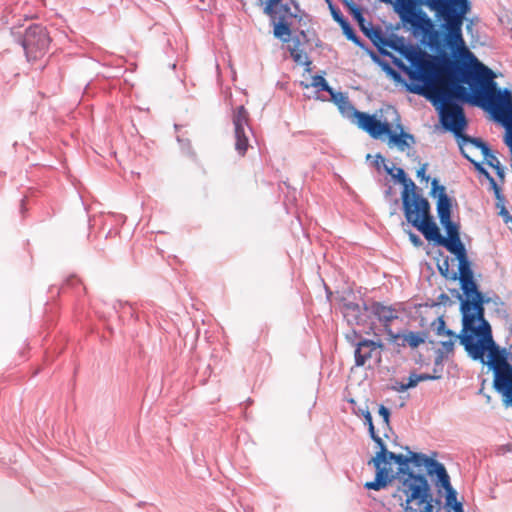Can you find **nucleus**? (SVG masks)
Segmentation results:
<instances>
[{"label": "nucleus", "mask_w": 512, "mask_h": 512, "mask_svg": "<svg viewBox=\"0 0 512 512\" xmlns=\"http://www.w3.org/2000/svg\"><path fill=\"white\" fill-rule=\"evenodd\" d=\"M467 52L473 57L470 67L453 63L444 65L436 57L423 51H414L406 56L412 67L407 72L412 82L408 90L426 97L437 106L442 125L453 132L459 146L460 143H468L464 138L472 137L463 133L467 125L465 114L463 108L453 100L473 103L481 100L482 105L487 104L494 113L485 96L487 80L476 76L479 65L483 64L472 53Z\"/></svg>", "instance_id": "1"}, {"label": "nucleus", "mask_w": 512, "mask_h": 512, "mask_svg": "<svg viewBox=\"0 0 512 512\" xmlns=\"http://www.w3.org/2000/svg\"><path fill=\"white\" fill-rule=\"evenodd\" d=\"M426 6L434 12L435 17L442 21V28L446 31V41L451 47H464L462 26L466 15L471 10L469 0H394V9L402 23L413 31L428 37L431 41L438 37L434 23L428 15L421 10Z\"/></svg>", "instance_id": "2"}, {"label": "nucleus", "mask_w": 512, "mask_h": 512, "mask_svg": "<svg viewBox=\"0 0 512 512\" xmlns=\"http://www.w3.org/2000/svg\"><path fill=\"white\" fill-rule=\"evenodd\" d=\"M460 343L467 353L482 363H487L494 371V388L504 397L512 391V366L506 355L495 344L491 326L482 319L462 322Z\"/></svg>", "instance_id": "3"}, {"label": "nucleus", "mask_w": 512, "mask_h": 512, "mask_svg": "<svg viewBox=\"0 0 512 512\" xmlns=\"http://www.w3.org/2000/svg\"><path fill=\"white\" fill-rule=\"evenodd\" d=\"M353 120L360 129L367 132L373 139H383V136H387L388 146L396 147L399 151H405L416 142L414 135L404 130L399 115L396 118L395 131H392L390 123L382 122L375 115L366 112L354 110Z\"/></svg>", "instance_id": "4"}, {"label": "nucleus", "mask_w": 512, "mask_h": 512, "mask_svg": "<svg viewBox=\"0 0 512 512\" xmlns=\"http://www.w3.org/2000/svg\"><path fill=\"white\" fill-rule=\"evenodd\" d=\"M398 493L405 512H433L434 499L425 476L408 472L400 481Z\"/></svg>", "instance_id": "5"}, {"label": "nucleus", "mask_w": 512, "mask_h": 512, "mask_svg": "<svg viewBox=\"0 0 512 512\" xmlns=\"http://www.w3.org/2000/svg\"><path fill=\"white\" fill-rule=\"evenodd\" d=\"M403 210L406 220L416 227L428 241L440 243L443 236L430 215V204L427 199L413 192L410 196L407 191L402 197Z\"/></svg>", "instance_id": "6"}, {"label": "nucleus", "mask_w": 512, "mask_h": 512, "mask_svg": "<svg viewBox=\"0 0 512 512\" xmlns=\"http://www.w3.org/2000/svg\"><path fill=\"white\" fill-rule=\"evenodd\" d=\"M459 282L465 296L460 303L462 322L468 321L469 323L472 319H482L485 313L484 304L488 300L478 289L467 258L459 260Z\"/></svg>", "instance_id": "7"}, {"label": "nucleus", "mask_w": 512, "mask_h": 512, "mask_svg": "<svg viewBox=\"0 0 512 512\" xmlns=\"http://www.w3.org/2000/svg\"><path fill=\"white\" fill-rule=\"evenodd\" d=\"M376 444L379 446L380 451L377 452L376 456L370 461L376 469V476L373 481L366 482L364 484V488L379 491L386 488L391 483L393 479L392 470L387 468L386 464L390 460L395 461L398 454L387 451L381 438L380 443Z\"/></svg>", "instance_id": "8"}, {"label": "nucleus", "mask_w": 512, "mask_h": 512, "mask_svg": "<svg viewBox=\"0 0 512 512\" xmlns=\"http://www.w3.org/2000/svg\"><path fill=\"white\" fill-rule=\"evenodd\" d=\"M51 39L45 27L32 25L25 31L22 40L26 57L29 61L41 59L48 51Z\"/></svg>", "instance_id": "9"}, {"label": "nucleus", "mask_w": 512, "mask_h": 512, "mask_svg": "<svg viewBox=\"0 0 512 512\" xmlns=\"http://www.w3.org/2000/svg\"><path fill=\"white\" fill-rule=\"evenodd\" d=\"M365 310L383 324L386 332L387 329H391L390 324L399 318V311L394 306L384 305L380 302H372L365 307Z\"/></svg>", "instance_id": "10"}, {"label": "nucleus", "mask_w": 512, "mask_h": 512, "mask_svg": "<svg viewBox=\"0 0 512 512\" xmlns=\"http://www.w3.org/2000/svg\"><path fill=\"white\" fill-rule=\"evenodd\" d=\"M387 335L389 341L398 347H410L415 349L423 344L426 340V333L424 332H413L403 331L400 333H394L392 329H387Z\"/></svg>", "instance_id": "11"}, {"label": "nucleus", "mask_w": 512, "mask_h": 512, "mask_svg": "<svg viewBox=\"0 0 512 512\" xmlns=\"http://www.w3.org/2000/svg\"><path fill=\"white\" fill-rule=\"evenodd\" d=\"M365 307L368 305H360L346 297L341 299V312L350 325H360L364 322V313L367 312Z\"/></svg>", "instance_id": "12"}, {"label": "nucleus", "mask_w": 512, "mask_h": 512, "mask_svg": "<svg viewBox=\"0 0 512 512\" xmlns=\"http://www.w3.org/2000/svg\"><path fill=\"white\" fill-rule=\"evenodd\" d=\"M383 349V344L381 341H373L364 339L357 344L355 350V363L357 366H363L365 363L370 360L374 353H377L380 356L379 350Z\"/></svg>", "instance_id": "13"}, {"label": "nucleus", "mask_w": 512, "mask_h": 512, "mask_svg": "<svg viewBox=\"0 0 512 512\" xmlns=\"http://www.w3.org/2000/svg\"><path fill=\"white\" fill-rule=\"evenodd\" d=\"M468 143H460V151L468 153L470 150H480L482 156L485 158L487 164L493 169L500 165L498 158L491 152L488 145L480 138H464Z\"/></svg>", "instance_id": "14"}, {"label": "nucleus", "mask_w": 512, "mask_h": 512, "mask_svg": "<svg viewBox=\"0 0 512 512\" xmlns=\"http://www.w3.org/2000/svg\"><path fill=\"white\" fill-rule=\"evenodd\" d=\"M439 474L441 475V482L436 483V487L439 492H441V489L445 491L446 506L451 507L454 512H464L462 503L457 501V493L451 486L448 473L441 470Z\"/></svg>", "instance_id": "15"}, {"label": "nucleus", "mask_w": 512, "mask_h": 512, "mask_svg": "<svg viewBox=\"0 0 512 512\" xmlns=\"http://www.w3.org/2000/svg\"><path fill=\"white\" fill-rule=\"evenodd\" d=\"M432 186V192H438L437 213L440 223H448V220H451V200L446 194L445 187L438 185L437 179L432 181Z\"/></svg>", "instance_id": "16"}, {"label": "nucleus", "mask_w": 512, "mask_h": 512, "mask_svg": "<svg viewBox=\"0 0 512 512\" xmlns=\"http://www.w3.org/2000/svg\"><path fill=\"white\" fill-rule=\"evenodd\" d=\"M410 461H413L416 466L425 465L428 468V474L430 476H436L435 484L441 482V475L439 472L441 470L447 472L442 463H439L438 461L431 459L423 454L411 452Z\"/></svg>", "instance_id": "17"}, {"label": "nucleus", "mask_w": 512, "mask_h": 512, "mask_svg": "<svg viewBox=\"0 0 512 512\" xmlns=\"http://www.w3.org/2000/svg\"><path fill=\"white\" fill-rule=\"evenodd\" d=\"M303 86L305 88H308L311 86V87L317 88L320 91H326V92L330 93V95L333 97V99L336 102L338 101L337 97H339V100L342 101L343 103H345V104L349 103L347 97H345L342 93H338V94L334 93L333 89L328 85L327 81L325 80V78L323 76L315 75L312 77L311 84H305Z\"/></svg>", "instance_id": "18"}, {"label": "nucleus", "mask_w": 512, "mask_h": 512, "mask_svg": "<svg viewBox=\"0 0 512 512\" xmlns=\"http://www.w3.org/2000/svg\"><path fill=\"white\" fill-rule=\"evenodd\" d=\"M439 245L444 246L449 252L454 254L458 261L467 258L466 249L459 238L446 239L443 237Z\"/></svg>", "instance_id": "19"}, {"label": "nucleus", "mask_w": 512, "mask_h": 512, "mask_svg": "<svg viewBox=\"0 0 512 512\" xmlns=\"http://www.w3.org/2000/svg\"><path fill=\"white\" fill-rule=\"evenodd\" d=\"M387 172L392 175L394 178L398 179L399 182H401L404 185V189L402 191V194L407 191L409 195L411 196L413 192H416V186L414 182L411 179H408L406 176L405 171L402 168H395V173L393 172V169L387 168Z\"/></svg>", "instance_id": "20"}, {"label": "nucleus", "mask_w": 512, "mask_h": 512, "mask_svg": "<svg viewBox=\"0 0 512 512\" xmlns=\"http://www.w3.org/2000/svg\"><path fill=\"white\" fill-rule=\"evenodd\" d=\"M247 129H235V149L237 152L244 156L249 147V140L247 136Z\"/></svg>", "instance_id": "21"}, {"label": "nucleus", "mask_w": 512, "mask_h": 512, "mask_svg": "<svg viewBox=\"0 0 512 512\" xmlns=\"http://www.w3.org/2000/svg\"><path fill=\"white\" fill-rule=\"evenodd\" d=\"M249 114L244 106H239L233 115V124L235 129L249 130Z\"/></svg>", "instance_id": "22"}, {"label": "nucleus", "mask_w": 512, "mask_h": 512, "mask_svg": "<svg viewBox=\"0 0 512 512\" xmlns=\"http://www.w3.org/2000/svg\"><path fill=\"white\" fill-rule=\"evenodd\" d=\"M365 35L377 47H382V46L387 45V39L385 38V36L380 28H375L373 26H370L368 30H365Z\"/></svg>", "instance_id": "23"}, {"label": "nucleus", "mask_w": 512, "mask_h": 512, "mask_svg": "<svg viewBox=\"0 0 512 512\" xmlns=\"http://www.w3.org/2000/svg\"><path fill=\"white\" fill-rule=\"evenodd\" d=\"M445 333L449 336V339L448 340H445V341H442L440 343V353L441 354H449L453 351L454 349V344H455V340L456 338H459L460 339V336H456L454 333H452L450 330H447L445 331Z\"/></svg>", "instance_id": "24"}, {"label": "nucleus", "mask_w": 512, "mask_h": 512, "mask_svg": "<svg viewBox=\"0 0 512 512\" xmlns=\"http://www.w3.org/2000/svg\"><path fill=\"white\" fill-rule=\"evenodd\" d=\"M427 379H431V376L426 375V374H422V375L412 374L409 376L407 383H401L400 390L406 391L410 388L415 387L420 381H424Z\"/></svg>", "instance_id": "25"}, {"label": "nucleus", "mask_w": 512, "mask_h": 512, "mask_svg": "<svg viewBox=\"0 0 512 512\" xmlns=\"http://www.w3.org/2000/svg\"><path fill=\"white\" fill-rule=\"evenodd\" d=\"M274 36L276 38H283L284 36H290L291 30L289 25L284 21H279L274 24V30H273Z\"/></svg>", "instance_id": "26"}, {"label": "nucleus", "mask_w": 512, "mask_h": 512, "mask_svg": "<svg viewBox=\"0 0 512 512\" xmlns=\"http://www.w3.org/2000/svg\"><path fill=\"white\" fill-rule=\"evenodd\" d=\"M363 416L365 419V423L368 425L370 437L375 441V443H380V436L375 431L371 413L367 410L363 413Z\"/></svg>", "instance_id": "27"}, {"label": "nucleus", "mask_w": 512, "mask_h": 512, "mask_svg": "<svg viewBox=\"0 0 512 512\" xmlns=\"http://www.w3.org/2000/svg\"><path fill=\"white\" fill-rule=\"evenodd\" d=\"M441 225L445 228V230L447 232V235H448L447 239L460 237L459 226L457 224H455L454 222H452V220H448V223L442 222Z\"/></svg>", "instance_id": "28"}, {"label": "nucleus", "mask_w": 512, "mask_h": 512, "mask_svg": "<svg viewBox=\"0 0 512 512\" xmlns=\"http://www.w3.org/2000/svg\"><path fill=\"white\" fill-rule=\"evenodd\" d=\"M341 28L343 30V33L347 37V39L353 41L358 46H362L360 39L355 34V32H354L353 28L351 27V25L349 24V22L345 23Z\"/></svg>", "instance_id": "29"}, {"label": "nucleus", "mask_w": 512, "mask_h": 512, "mask_svg": "<svg viewBox=\"0 0 512 512\" xmlns=\"http://www.w3.org/2000/svg\"><path fill=\"white\" fill-rule=\"evenodd\" d=\"M394 462L400 466V472L402 473V479H404L407 476V473L409 472V471H405L404 467L408 465V463L410 462V458L407 456H404L403 454H398Z\"/></svg>", "instance_id": "30"}, {"label": "nucleus", "mask_w": 512, "mask_h": 512, "mask_svg": "<svg viewBox=\"0 0 512 512\" xmlns=\"http://www.w3.org/2000/svg\"><path fill=\"white\" fill-rule=\"evenodd\" d=\"M488 179H489L491 188L494 191L496 203L505 202L506 200H505L504 195L502 194L501 188L498 186V184L495 182V180L491 176Z\"/></svg>", "instance_id": "31"}, {"label": "nucleus", "mask_w": 512, "mask_h": 512, "mask_svg": "<svg viewBox=\"0 0 512 512\" xmlns=\"http://www.w3.org/2000/svg\"><path fill=\"white\" fill-rule=\"evenodd\" d=\"M379 415L382 417V425L384 430L389 428V418H390V411L388 408H386L384 405H380L379 407Z\"/></svg>", "instance_id": "32"}, {"label": "nucleus", "mask_w": 512, "mask_h": 512, "mask_svg": "<svg viewBox=\"0 0 512 512\" xmlns=\"http://www.w3.org/2000/svg\"><path fill=\"white\" fill-rule=\"evenodd\" d=\"M461 153H462V155H463V156H464L468 161H470V162L474 165V167H475V169H476L477 171H479L480 173H483L487 178H489V177H490L489 173H488V172L483 168V166L481 165V163H480V162L475 161V160H474V158L470 156L469 152H468V153L461 152Z\"/></svg>", "instance_id": "33"}, {"label": "nucleus", "mask_w": 512, "mask_h": 512, "mask_svg": "<svg viewBox=\"0 0 512 512\" xmlns=\"http://www.w3.org/2000/svg\"><path fill=\"white\" fill-rule=\"evenodd\" d=\"M350 13L358 23L364 22V17L361 9L354 3L349 4Z\"/></svg>", "instance_id": "34"}, {"label": "nucleus", "mask_w": 512, "mask_h": 512, "mask_svg": "<svg viewBox=\"0 0 512 512\" xmlns=\"http://www.w3.org/2000/svg\"><path fill=\"white\" fill-rule=\"evenodd\" d=\"M281 0H266L265 1V7H264V12L267 14V15H274L275 13V7L280 4Z\"/></svg>", "instance_id": "35"}, {"label": "nucleus", "mask_w": 512, "mask_h": 512, "mask_svg": "<svg viewBox=\"0 0 512 512\" xmlns=\"http://www.w3.org/2000/svg\"><path fill=\"white\" fill-rule=\"evenodd\" d=\"M331 13H332V16L334 18V20L339 23V25L342 27L345 23H347L348 21L344 18V16L342 15V13L340 12V10L338 9H335L333 7H331Z\"/></svg>", "instance_id": "36"}, {"label": "nucleus", "mask_w": 512, "mask_h": 512, "mask_svg": "<svg viewBox=\"0 0 512 512\" xmlns=\"http://www.w3.org/2000/svg\"><path fill=\"white\" fill-rule=\"evenodd\" d=\"M438 268H439V271H440L442 276H444L445 278H449V263H448V259H445L443 261V263L438 266Z\"/></svg>", "instance_id": "37"}, {"label": "nucleus", "mask_w": 512, "mask_h": 512, "mask_svg": "<svg viewBox=\"0 0 512 512\" xmlns=\"http://www.w3.org/2000/svg\"><path fill=\"white\" fill-rule=\"evenodd\" d=\"M494 170H495V173H496V175L498 176V178H499L501 181H504V178H505V172H504L503 167H502L501 165H499V166H496V167L494 168Z\"/></svg>", "instance_id": "38"}, {"label": "nucleus", "mask_w": 512, "mask_h": 512, "mask_svg": "<svg viewBox=\"0 0 512 512\" xmlns=\"http://www.w3.org/2000/svg\"><path fill=\"white\" fill-rule=\"evenodd\" d=\"M426 168L427 164L422 165L417 171V177L428 180V177L425 176Z\"/></svg>", "instance_id": "39"}, {"label": "nucleus", "mask_w": 512, "mask_h": 512, "mask_svg": "<svg viewBox=\"0 0 512 512\" xmlns=\"http://www.w3.org/2000/svg\"><path fill=\"white\" fill-rule=\"evenodd\" d=\"M410 240L415 244V245H419L421 244V240L420 238L414 234V233H410Z\"/></svg>", "instance_id": "40"}, {"label": "nucleus", "mask_w": 512, "mask_h": 512, "mask_svg": "<svg viewBox=\"0 0 512 512\" xmlns=\"http://www.w3.org/2000/svg\"><path fill=\"white\" fill-rule=\"evenodd\" d=\"M361 30L365 33V30H368L370 26H372L370 23H366V21L364 20V22L362 23H358Z\"/></svg>", "instance_id": "41"}, {"label": "nucleus", "mask_w": 512, "mask_h": 512, "mask_svg": "<svg viewBox=\"0 0 512 512\" xmlns=\"http://www.w3.org/2000/svg\"><path fill=\"white\" fill-rule=\"evenodd\" d=\"M291 55L295 59L296 62H301L302 55L300 53H296L295 51H292Z\"/></svg>", "instance_id": "42"}, {"label": "nucleus", "mask_w": 512, "mask_h": 512, "mask_svg": "<svg viewBox=\"0 0 512 512\" xmlns=\"http://www.w3.org/2000/svg\"><path fill=\"white\" fill-rule=\"evenodd\" d=\"M445 322L442 319H439L438 333L441 334V331L444 330Z\"/></svg>", "instance_id": "43"}, {"label": "nucleus", "mask_w": 512, "mask_h": 512, "mask_svg": "<svg viewBox=\"0 0 512 512\" xmlns=\"http://www.w3.org/2000/svg\"><path fill=\"white\" fill-rule=\"evenodd\" d=\"M506 402L512 404V391L509 392L507 395L504 396Z\"/></svg>", "instance_id": "44"}, {"label": "nucleus", "mask_w": 512, "mask_h": 512, "mask_svg": "<svg viewBox=\"0 0 512 512\" xmlns=\"http://www.w3.org/2000/svg\"><path fill=\"white\" fill-rule=\"evenodd\" d=\"M467 151L469 152L470 156L473 157V155L475 154V152L477 150H470V149H468Z\"/></svg>", "instance_id": "45"}, {"label": "nucleus", "mask_w": 512, "mask_h": 512, "mask_svg": "<svg viewBox=\"0 0 512 512\" xmlns=\"http://www.w3.org/2000/svg\"><path fill=\"white\" fill-rule=\"evenodd\" d=\"M450 278L455 280L457 278L456 273H454Z\"/></svg>", "instance_id": "46"}]
</instances>
